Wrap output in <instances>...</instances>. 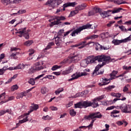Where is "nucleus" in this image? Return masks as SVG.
Instances as JSON below:
<instances>
[{"mask_svg": "<svg viewBox=\"0 0 131 131\" xmlns=\"http://www.w3.org/2000/svg\"><path fill=\"white\" fill-rule=\"evenodd\" d=\"M119 111H117V110H114V111H113L111 113V114H113V115H114V114H119Z\"/></svg>", "mask_w": 131, "mask_h": 131, "instance_id": "obj_59", "label": "nucleus"}, {"mask_svg": "<svg viewBox=\"0 0 131 131\" xmlns=\"http://www.w3.org/2000/svg\"><path fill=\"white\" fill-rule=\"evenodd\" d=\"M51 20H56L51 23L52 25H59V24H62V22L61 21H64V20H66V17L63 16H53L52 17V19Z\"/></svg>", "mask_w": 131, "mask_h": 131, "instance_id": "obj_5", "label": "nucleus"}, {"mask_svg": "<svg viewBox=\"0 0 131 131\" xmlns=\"http://www.w3.org/2000/svg\"><path fill=\"white\" fill-rule=\"evenodd\" d=\"M37 109H38V105L34 104V106L30 108V111H29L28 113L26 114V116L29 115L31 112H33V111H36Z\"/></svg>", "mask_w": 131, "mask_h": 131, "instance_id": "obj_17", "label": "nucleus"}, {"mask_svg": "<svg viewBox=\"0 0 131 131\" xmlns=\"http://www.w3.org/2000/svg\"><path fill=\"white\" fill-rule=\"evenodd\" d=\"M117 73H118V71H113V72L110 74V76L111 78H110V79H108V80H112L113 79H115V77L116 78V74H117Z\"/></svg>", "mask_w": 131, "mask_h": 131, "instance_id": "obj_16", "label": "nucleus"}, {"mask_svg": "<svg viewBox=\"0 0 131 131\" xmlns=\"http://www.w3.org/2000/svg\"><path fill=\"white\" fill-rule=\"evenodd\" d=\"M49 92V89L47 88L46 87H43L41 89V93L43 95H45V94H47Z\"/></svg>", "mask_w": 131, "mask_h": 131, "instance_id": "obj_28", "label": "nucleus"}, {"mask_svg": "<svg viewBox=\"0 0 131 131\" xmlns=\"http://www.w3.org/2000/svg\"><path fill=\"white\" fill-rule=\"evenodd\" d=\"M102 83H99L98 85H100V86H103V85H107V84H109L110 83L111 81L110 80L106 78H102Z\"/></svg>", "mask_w": 131, "mask_h": 131, "instance_id": "obj_13", "label": "nucleus"}, {"mask_svg": "<svg viewBox=\"0 0 131 131\" xmlns=\"http://www.w3.org/2000/svg\"><path fill=\"white\" fill-rule=\"evenodd\" d=\"M79 53L74 52L73 54L69 56L70 59H71V61L73 63H76L79 61Z\"/></svg>", "mask_w": 131, "mask_h": 131, "instance_id": "obj_11", "label": "nucleus"}, {"mask_svg": "<svg viewBox=\"0 0 131 131\" xmlns=\"http://www.w3.org/2000/svg\"><path fill=\"white\" fill-rule=\"evenodd\" d=\"M99 37V35H92L86 37L87 39H96V38H98Z\"/></svg>", "mask_w": 131, "mask_h": 131, "instance_id": "obj_27", "label": "nucleus"}, {"mask_svg": "<svg viewBox=\"0 0 131 131\" xmlns=\"http://www.w3.org/2000/svg\"><path fill=\"white\" fill-rule=\"evenodd\" d=\"M18 14H25L26 13V10L21 9L17 12Z\"/></svg>", "mask_w": 131, "mask_h": 131, "instance_id": "obj_49", "label": "nucleus"}, {"mask_svg": "<svg viewBox=\"0 0 131 131\" xmlns=\"http://www.w3.org/2000/svg\"><path fill=\"white\" fill-rule=\"evenodd\" d=\"M63 32L64 29L60 30L58 32L57 36L55 37V42L57 47H60L61 44L64 41V36H63V35L62 34Z\"/></svg>", "mask_w": 131, "mask_h": 131, "instance_id": "obj_3", "label": "nucleus"}, {"mask_svg": "<svg viewBox=\"0 0 131 131\" xmlns=\"http://www.w3.org/2000/svg\"><path fill=\"white\" fill-rule=\"evenodd\" d=\"M94 62L93 63H97L96 61L98 62H102V64H98L96 67L95 69L94 70L93 75V76H96V75H99V70L100 68L104 66L106 64H109L112 61V59H111V57L105 55H98L94 57V59H93Z\"/></svg>", "mask_w": 131, "mask_h": 131, "instance_id": "obj_1", "label": "nucleus"}, {"mask_svg": "<svg viewBox=\"0 0 131 131\" xmlns=\"http://www.w3.org/2000/svg\"><path fill=\"white\" fill-rule=\"evenodd\" d=\"M130 84H126L123 89V92L124 93H126V92H128V88H130Z\"/></svg>", "mask_w": 131, "mask_h": 131, "instance_id": "obj_34", "label": "nucleus"}, {"mask_svg": "<svg viewBox=\"0 0 131 131\" xmlns=\"http://www.w3.org/2000/svg\"><path fill=\"white\" fill-rule=\"evenodd\" d=\"M114 23H115V21H110L109 23L107 24V27H111V25H112V24H114Z\"/></svg>", "mask_w": 131, "mask_h": 131, "instance_id": "obj_57", "label": "nucleus"}, {"mask_svg": "<svg viewBox=\"0 0 131 131\" xmlns=\"http://www.w3.org/2000/svg\"><path fill=\"white\" fill-rule=\"evenodd\" d=\"M18 89H19L18 85L15 84V85H13L11 87V91H12V92H14L15 91H17V90H18Z\"/></svg>", "mask_w": 131, "mask_h": 131, "instance_id": "obj_39", "label": "nucleus"}, {"mask_svg": "<svg viewBox=\"0 0 131 131\" xmlns=\"http://www.w3.org/2000/svg\"><path fill=\"white\" fill-rule=\"evenodd\" d=\"M124 43L123 41V39L122 40H118V39H114L112 41V43L114 44V46H119L120 43Z\"/></svg>", "mask_w": 131, "mask_h": 131, "instance_id": "obj_20", "label": "nucleus"}, {"mask_svg": "<svg viewBox=\"0 0 131 131\" xmlns=\"http://www.w3.org/2000/svg\"><path fill=\"white\" fill-rule=\"evenodd\" d=\"M108 34H109V33L108 32L102 33L100 34L101 37V38H103V37H107Z\"/></svg>", "mask_w": 131, "mask_h": 131, "instance_id": "obj_42", "label": "nucleus"}, {"mask_svg": "<svg viewBox=\"0 0 131 131\" xmlns=\"http://www.w3.org/2000/svg\"><path fill=\"white\" fill-rule=\"evenodd\" d=\"M70 114L71 116H75L76 115V112L74 111V109H72L70 111Z\"/></svg>", "mask_w": 131, "mask_h": 131, "instance_id": "obj_40", "label": "nucleus"}, {"mask_svg": "<svg viewBox=\"0 0 131 131\" xmlns=\"http://www.w3.org/2000/svg\"><path fill=\"white\" fill-rule=\"evenodd\" d=\"M63 3V1L62 0H55V1H51L49 0L46 3V5L48 6V5H50L49 6H51L53 9L55 8V7H57V6H59V5H61Z\"/></svg>", "mask_w": 131, "mask_h": 131, "instance_id": "obj_7", "label": "nucleus"}, {"mask_svg": "<svg viewBox=\"0 0 131 131\" xmlns=\"http://www.w3.org/2000/svg\"><path fill=\"white\" fill-rule=\"evenodd\" d=\"M101 11H102V9L99 8L95 7L93 9V11L94 12V14H96V13H99L100 14V12H101Z\"/></svg>", "mask_w": 131, "mask_h": 131, "instance_id": "obj_38", "label": "nucleus"}, {"mask_svg": "<svg viewBox=\"0 0 131 131\" xmlns=\"http://www.w3.org/2000/svg\"><path fill=\"white\" fill-rule=\"evenodd\" d=\"M26 114H25V116H26V117L23 119V120H20L18 122V123H16V126H19V125H20V124H22V123H24L25 122H26L27 121H28V120H29L28 118V117H27V115H26Z\"/></svg>", "mask_w": 131, "mask_h": 131, "instance_id": "obj_18", "label": "nucleus"}, {"mask_svg": "<svg viewBox=\"0 0 131 131\" xmlns=\"http://www.w3.org/2000/svg\"><path fill=\"white\" fill-rule=\"evenodd\" d=\"M120 109L123 113H131L130 105H127L125 103L122 104L120 106Z\"/></svg>", "mask_w": 131, "mask_h": 131, "instance_id": "obj_8", "label": "nucleus"}, {"mask_svg": "<svg viewBox=\"0 0 131 131\" xmlns=\"http://www.w3.org/2000/svg\"><path fill=\"white\" fill-rule=\"evenodd\" d=\"M73 71V67L71 66L69 68H68L67 70H66L64 71H63V73L64 74H69V73H71Z\"/></svg>", "mask_w": 131, "mask_h": 131, "instance_id": "obj_22", "label": "nucleus"}, {"mask_svg": "<svg viewBox=\"0 0 131 131\" xmlns=\"http://www.w3.org/2000/svg\"><path fill=\"white\" fill-rule=\"evenodd\" d=\"M63 91H64L63 88H59L55 91V94H56V95H59V94H60V93H62V92H63Z\"/></svg>", "mask_w": 131, "mask_h": 131, "instance_id": "obj_36", "label": "nucleus"}, {"mask_svg": "<svg viewBox=\"0 0 131 131\" xmlns=\"http://www.w3.org/2000/svg\"><path fill=\"white\" fill-rule=\"evenodd\" d=\"M25 32H26V28H22L21 29H19L16 33H18L19 34H25Z\"/></svg>", "mask_w": 131, "mask_h": 131, "instance_id": "obj_26", "label": "nucleus"}, {"mask_svg": "<svg viewBox=\"0 0 131 131\" xmlns=\"http://www.w3.org/2000/svg\"><path fill=\"white\" fill-rule=\"evenodd\" d=\"M94 58L95 56H94L91 55L89 56L86 59H84L81 61L80 64L81 66L84 68H85V67H88L89 64H93V63L95 62V60H94Z\"/></svg>", "mask_w": 131, "mask_h": 131, "instance_id": "obj_4", "label": "nucleus"}, {"mask_svg": "<svg viewBox=\"0 0 131 131\" xmlns=\"http://www.w3.org/2000/svg\"><path fill=\"white\" fill-rule=\"evenodd\" d=\"M71 32H72V30H70L67 32H66L64 35H63V37H65V36H67V35H68V34H69L70 33H71Z\"/></svg>", "mask_w": 131, "mask_h": 131, "instance_id": "obj_52", "label": "nucleus"}, {"mask_svg": "<svg viewBox=\"0 0 131 131\" xmlns=\"http://www.w3.org/2000/svg\"><path fill=\"white\" fill-rule=\"evenodd\" d=\"M19 54V52H16V53H13L10 55V57H12L13 59H17V54Z\"/></svg>", "mask_w": 131, "mask_h": 131, "instance_id": "obj_41", "label": "nucleus"}, {"mask_svg": "<svg viewBox=\"0 0 131 131\" xmlns=\"http://www.w3.org/2000/svg\"><path fill=\"white\" fill-rule=\"evenodd\" d=\"M102 114H100V112H96L95 113H93L89 116H85L84 117L85 119L89 120L91 118V119H95V118H102Z\"/></svg>", "mask_w": 131, "mask_h": 131, "instance_id": "obj_6", "label": "nucleus"}, {"mask_svg": "<svg viewBox=\"0 0 131 131\" xmlns=\"http://www.w3.org/2000/svg\"><path fill=\"white\" fill-rule=\"evenodd\" d=\"M76 5H77V3H76V2H72V3H67L64 4V6H66L65 7H75V6H76Z\"/></svg>", "mask_w": 131, "mask_h": 131, "instance_id": "obj_24", "label": "nucleus"}, {"mask_svg": "<svg viewBox=\"0 0 131 131\" xmlns=\"http://www.w3.org/2000/svg\"><path fill=\"white\" fill-rule=\"evenodd\" d=\"M130 40H131V35H130L129 36L127 37V38L123 39L124 42H127V41H129Z\"/></svg>", "mask_w": 131, "mask_h": 131, "instance_id": "obj_45", "label": "nucleus"}, {"mask_svg": "<svg viewBox=\"0 0 131 131\" xmlns=\"http://www.w3.org/2000/svg\"><path fill=\"white\" fill-rule=\"evenodd\" d=\"M53 46H55V43L53 41L49 42L46 48H45L43 50L44 53L46 52V51H47V50L52 49V47H53Z\"/></svg>", "mask_w": 131, "mask_h": 131, "instance_id": "obj_21", "label": "nucleus"}, {"mask_svg": "<svg viewBox=\"0 0 131 131\" xmlns=\"http://www.w3.org/2000/svg\"><path fill=\"white\" fill-rule=\"evenodd\" d=\"M104 98H105V95H102L98 96V97H96L93 99L94 103H97V107H99V103H98V102H100V100H103Z\"/></svg>", "mask_w": 131, "mask_h": 131, "instance_id": "obj_14", "label": "nucleus"}, {"mask_svg": "<svg viewBox=\"0 0 131 131\" xmlns=\"http://www.w3.org/2000/svg\"><path fill=\"white\" fill-rule=\"evenodd\" d=\"M112 12V10H109L107 11L100 12V15L102 17V18H106V17H109V13Z\"/></svg>", "mask_w": 131, "mask_h": 131, "instance_id": "obj_15", "label": "nucleus"}, {"mask_svg": "<svg viewBox=\"0 0 131 131\" xmlns=\"http://www.w3.org/2000/svg\"><path fill=\"white\" fill-rule=\"evenodd\" d=\"M85 75H86V73L85 72L76 73L72 75V78L69 79V81H72V80H74V79H77V78H79V77H81V76H85Z\"/></svg>", "mask_w": 131, "mask_h": 131, "instance_id": "obj_12", "label": "nucleus"}, {"mask_svg": "<svg viewBox=\"0 0 131 131\" xmlns=\"http://www.w3.org/2000/svg\"><path fill=\"white\" fill-rule=\"evenodd\" d=\"M50 109H51L52 111H57L58 110V107L52 106L50 107Z\"/></svg>", "mask_w": 131, "mask_h": 131, "instance_id": "obj_51", "label": "nucleus"}, {"mask_svg": "<svg viewBox=\"0 0 131 131\" xmlns=\"http://www.w3.org/2000/svg\"><path fill=\"white\" fill-rule=\"evenodd\" d=\"M94 122L95 120H92L91 123L88 126H87V127H88L89 129H92L93 128V125Z\"/></svg>", "mask_w": 131, "mask_h": 131, "instance_id": "obj_43", "label": "nucleus"}, {"mask_svg": "<svg viewBox=\"0 0 131 131\" xmlns=\"http://www.w3.org/2000/svg\"><path fill=\"white\" fill-rule=\"evenodd\" d=\"M45 67L41 66L39 62H36L35 64V66L33 68H32L30 69V72H32V73H34L36 71H39V70H42Z\"/></svg>", "mask_w": 131, "mask_h": 131, "instance_id": "obj_10", "label": "nucleus"}, {"mask_svg": "<svg viewBox=\"0 0 131 131\" xmlns=\"http://www.w3.org/2000/svg\"><path fill=\"white\" fill-rule=\"evenodd\" d=\"M25 67V66L24 65V64L20 63L16 67H12V69H13L14 70H18V69H24Z\"/></svg>", "mask_w": 131, "mask_h": 131, "instance_id": "obj_23", "label": "nucleus"}, {"mask_svg": "<svg viewBox=\"0 0 131 131\" xmlns=\"http://www.w3.org/2000/svg\"><path fill=\"white\" fill-rule=\"evenodd\" d=\"M8 67H9V66H5L2 69H1L3 71L4 73H5V72L6 71V70H8Z\"/></svg>", "mask_w": 131, "mask_h": 131, "instance_id": "obj_61", "label": "nucleus"}, {"mask_svg": "<svg viewBox=\"0 0 131 131\" xmlns=\"http://www.w3.org/2000/svg\"><path fill=\"white\" fill-rule=\"evenodd\" d=\"M73 105V101H71L69 103L66 104V107L69 108V107H71Z\"/></svg>", "mask_w": 131, "mask_h": 131, "instance_id": "obj_54", "label": "nucleus"}, {"mask_svg": "<svg viewBox=\"0 0 131 131\" xmlns=\"http://www.w3.org/2000/svg\"><path fill=\"white\" fill-rule=\"evenodd\" d=\"M94 15H95V12L93 10L92 11H89L88 12L89 16H94Z\"/></svg>", "mask_w": 131, "mask_h": 131, "instance_id": "obj_53", "label": "nucleus"}, {"mask_svg": "<svg viewBox=\"0 0 131 131\" xmlns=\"http://www.w3.org/2000/svg\"><path fill=\"white\" fill-rule=\"evenodd\" d=\"M60 68H61V66H58V65H55L52 67L51 70H52V71H55L57 70V69H60Z\"/></svg>", "mask_w": 131, "mask_h": 131, "instance_id": "obj_35", "label": "nucleus"}, {"mask_svg": "<svg viewBox=\"0 0 131 131\" xmlns=\"http://www.w3.org/2000/svg\"><path fill=\"white\" fill-rule=\"evenodd\" d=\"M122 10V8H115L114 10H112V14H115L116 13H119L120 11Z\"/></svg>", "mask_w": 131, "mask_h": 131, "instance_id": "obj_31", "label": "nucleus"}, {"mask_svg": "<svg viewBox=\"0 0 131 131\" xmlns=\"http://www.w3.org/2000/svg\"><path fill=\"white\" fill-rule=\"evenodd\" d=\"M75 108H83V102H79L76 104H75Z\"/></svg>", "mask_w": 131, "mask_h": 131, "instance_id": "obj_25", "label": "nucleus"}, {"mask_svg": "<svg viewBox=\"0 0 131 131\" xmlns=\"http://www.w3.org/2000/svg\"><path fill=\"white\" fill-rule=\"evenodd\" d=\"M32 43H33V40H28L24 43V45L26 46V47H30Z\"/></svg>", "mask_w": 131, "mask_h": 131, "instance_id": "obj_32", "label": "nucleus"}, {"mask_svg": "<svg viewBox=\"0 0 131 131\" xmlns=\"http://www.w3.org/2000/svg\"><path fill=\"white\" fill-rule=\"evenodd\" d=\"M115 88V85H110L108 87L106 88V90H108V91H111L112 90V89H114Z\"/></svg>", "mask_w": 131, "mask_h": 131, "instance_id": "obj_55", "label": "nucleus"}, {"mask_svg": "<svg viewBox=\"0 0 131 131\" xmlns=\"http://www.w3.org/2000/svg\"><path fill=\"white\" fill-rule=\"evenodd\" d=\"M114 108H115V106H109L108 107L106 110H113V109H114Z\"/></svg>", "mask_w": 131, "mask_h": 131, "instance_id": "obj_63", "label": "nucleus"}, {"mask_svg": "<svg viewBox=\"0 0 131 131\" xmlns=\"http://www.w3.org/2000/svg\"><path fill=\"white\" fill-rule=\"evenodd\" d=\"M48 79H55V76L53 75H48Z\"/></svg>", "mask_w": 131, "mask_h": 131, "instance_id": "obj_64", "label": "nucleus"}, {"mask_svg": "<svg viewBox=\"0 0 131 131\" xmlns=\"http://www.w3.org/2000/svg\"><path fill=\"white\" fill-rule=\"evenodd\" d=\"M29 52H30L29 53V56H31L34 54V50L33 49H30Z\"/></svg>", "mask_w": 131, "mask_h": 131, "instance_id": "obj_56", "label": "nucleus"}, {"mask_svg": "<svg viewBox=\"0 0 131 131\" xmlns=\"http://www.w3.org/2000/svg\"><path fill=\"white\" fill-rule=\"evenodd\" d=\"M25 93L21 92L20 94L18 95L16 97V99H23L24 97H25Z\"/></svg>", "mask_w": 131, "mask_h": 131, "instance_id": "obj_33", "label": "nucleus"}, {"mask_svg": "<svg viewBox=\"0 0 131 131\" xmlns=\"http://www.w3.org/2000/svg\"><path fill=\"white\" fill-rule=\"evenodd\" d=\"M92 26V25L87 24L85 25H83L81 27H80L78 28L75 30L74 31H73L71 33V36H76V35H77L78 34H80V33L81 32V31H82V30H84V29H90V28H91Z\"/></svg>", "mask_w": 131, "mask_h": 131, "instance_id": "obj_2", "label": "nucleus"}, {"mask_svg": "<svg viewBox=\"0 0 131 131\" xmlns=\"http://www.w3.org/2000/svg\"><path fill=\"white\" fill-rule=\"evenodd\" d=\"M87 5L85 3H83L82 4L78 5L76 7L77 9L79 10V11H82L83 10H84L85 8H86Z\"/></svg>", "mask_w": 131, "mask_h": 131, "instance_id": "obj_19", "label": "nucleus"}, {"mask_svg": "<svg viewBox=\"0 0 131 131\" xmlns=\"http://www.w3.org/2000/svg\"><path fill=\"white\" fill-rule=\"evenodd\" d=\"M100 50H109V47L102 46V45H99Z\"/></svg>", "mask_w": 131, "mask_h": 131, "instance_id": "obj_48", "label": "nucleus"}, {"mask_svg": "<svg viewBox=\"0 0 131 131\" xmlns=\"http://www.w3.org/2000/svg\"><path fill=\"white\" fill-rule=\"evenodd\" d=\"M20 50V48H18L16 47H12L10 49V51L11 52H17V51Z\"/></svg>", "mask_w": 131, "mask_h": 131, "instance_id": "obj_47", "label": "nucleus"}, {"mask_svg": "<svg viewBox=\"0 0 131 131\" xmlns=\"http://www.w3.org/2000/svg\"><path fill=\"white\" fill-rule=\"evenodd\" d=\"M78 12H79V10L77 9V7H76L75 10L71 12L70 15L74 16V15H76Z\"/></svg>", "mask_w": 131, "mask_h": 131, "instance_id": "obj_29", "label": "nucleus"}, {"mask_svg": "<svg viewBox=\"0 0 131 131\" xmlns=\"http://www.w3.org/2000/svg\"><path fill=\"white\" fill-rule=\"evenodd\" d=\"M92 102L88 100L83 102V108H88V107H92L93 108H97L98 104L96 102H94V100Z\"/></svg>", "mask_w": 131, "mask_h": 131, "instance_id": "obj_9", "label": "nucleus"}, {"mask_svg": "<svg viewBox=\"0 0 131 131\" xmlns=\"http://www.w3.org/2000/svg\"><path fill=\"white\" fill-rule=\"evenodd\" d=\"M83 96L82 94L81 93H77L75 96H73V98H77L78 97H82Z\"/></svg>", "mask_w": 131, "mask_h": 131, "instance_id": "obj_50", "label": "nucleus"}, {"mask_svg": "<svg viewBox=\"0 0 131 131\" xmlns=\"http://www.w3.org/2000/svg\"><path fill=\"white\" fill-rule=\"evenodd\" d=\"M89 93H90V91L86 90H84L83 92H81L82 95H88V94H89Z\"/></svg>", "mask_w": 131, "mask_h": 131, "instance_id": "obj_60", "label": "nucleus"}, {"mask_svg": "<svg viewBox=\"0 0 131 131\" xmlns=\"http://www.w3.org/2000/svg\"><path fill=\"white\" fill-rule=\"evenodd\" d=\"M24 36L26 39H28L29 38V34H26V33L24 34Z\"/></svg>", "mask_w": 131, "mask_h": 131, "instance_id": "obj_62", "label": "nucleus"}, {"mask_svg": "<svg viewBox=\"0 0 131 131\" xmlns=\"http://www.w3.org/2000/svg\"><path fill=\"white\" fill-rule=\"evenodd\" d=\"M42 119H43V120H51L52 119V117H50L49 115L43 116L42 117Z\"/></svg>", "mask_w": 131, "mask_h": 131, "instance_id": "obj_37", "label": "nucleus"}, {"mask_svg": "<svg viewBox=\"0 0 131 131\" xmlns=\"http://www.w3.org/2000/svg\"><path fill=\"white\" fill-rule=\"evenodd\" d=\"M28 82L29 83H30V84H31L32 85H34V84H35V81H34V79H33V78L30 79Z\"/></svg>", "mask_w": 131, "mask_h": 131, "instance_id": "obj_44", "label": "nucleus"}, {"mask_svg": "<svg viewBox=\"0 0 131 131\" xmlns=\"http://www.w3.org/2000/svg\"><path fill=\"white\" fill-rule=\"evenodd\" d=\"M123 69H124L125 70H130L131 67L130 66L127 67L125 66L123 67Z\"/></svg>", "mask_w": 131, "mask_h": 131, "instance_id": "obj_58", "label": "nucleus"}, {"mask_svg": "<svg viewBox=\"0 0 131 131\" xmlns=\"http://www.w3.org/2000/svg\"><path fill=\"white\" fill-rule=\"evenodd\" d=\"M33 89H34V87L31 88L30 89H29L26 91H24L23 92H24V93L25 94V96H27V94H28V93H29V92H31V91H32V90H33Z\"/></svg>", "mask_w": 131, "mask_h": 131, "instance_id": "obj_46", "label": "nucleus"}, {"mask_svg": "<svg viewBox=\"0 0 131 131\" xmlns=\"http://www.w3.org/2000/svg\"><path fill=\"white\" fill-rule=\"evenodd\" d=\"M1 2L4 6H8V5L11 4V0H1Z\"/></svg>", "mask_w": 131, "mask_h": 131, "instance_id": "obj_30", "label": "nucleus"}]
</instances>
